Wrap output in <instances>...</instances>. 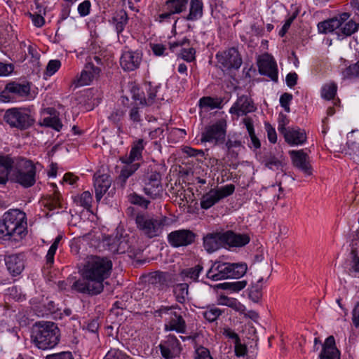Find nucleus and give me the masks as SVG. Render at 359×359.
Returning a JSON list of instances; mask_svg holds the SVG:
<instances>
[{
  "label": "nucleus",
  "mask_w": 359,
  "mask_h": 359,
  "mask_svg": "<svg viewBox=\"0 0 359 359\" xmlns=\"http://www.w3.org/2000/svg\"><path fill=\"white\" fill-rule=\"evenodd\" d=\"M120 161L124 164L120 172V177L126 180L132 176L140 168L139 163H134L133 161H124L123 158L120 157Z\"/></svg>",
  "instance_id": "obj_33"
},
{
  "label": "nucleus",
  "mask_w": 359,
  "mask_h": 359,
  "mask_svg": "<svg viewBox=\"0 0 359 359\" xmlns=\"http://www.w3.org/2000/svg\"><path fill=\"white\" fill-rule=\"evenodd\" d=\"M104 245L108 246V250L112 252L123 253L126 250V243L121 241L117 237H109L104 241Z\"/></svg>",
  "instance_id": "obj_35"
},
{
  "label": "nucleus",
  "mask_w": 359,
  "mask_h": 359,
  "mask_svg": "<svg viewBox=\"0 0 359 359\" xmlns=\"http://www.w3.org/2000/svg\"><path fill=\"white\" fill-rule=\"evenodd\" d=\"M196 235L189 229L172 231L168 236L169 243L175 248L187 246L194 242Z\"/></svg>",
  "instance_id": "obj_14"
},
{
  "label": "nucleus",
  "mask_w": 359,
  "mask_h": 359,
  "mask_svg": "<svg viewBox=\"0 0 359 359\" xmlns=\"http://www.w3.org/2000/svg\"><path fill=\"white\" fill-rule=\"evenodd\" d=\"M61 236H57L53 244L50 245L49 250H48L47 255L46 256V266L48 269L50 268L54 263V256L58 248V244L61 240Z\"/></svg>",
  "instance_id": "obj_44"
},
{
  "label": "nucleus",
  "mask_w": 359,
  "mask_h": 359,
  "mask_svg": "<svg viewBox=\"0 0 359 359\" xmlns=\"http://www.w3.org/2000/svg\"><path fill=\"white\" fill-rule=\"evenodd\" d=\"M43 116L39 122L41 126L51 128L56 131H60L62 128V123L58 116L57 111L53 107L43 109L41 111Z\"/></svg>",
  "instance_id": "obj_16"
},
{
  "label": "nucleus",
  "mask_w": 359,
  "mask_h": 359,
  "mask_svg": "<svg viewBox=\"0 0 359 359\" xmlns=\"http://www.w3.org/2000/svg\"><path fill=\"white\" fill-rule=\"evenodd\" d=\"M203 4L202 0H191L189 4V13L186 17L187 20L195 21L203 15Z\"/></svg>",
  "instance_id": "obj_32"
},
{
  "label": "nucleus",
  "mask_w": 359,
  "mask_h": 359,
  "mask_svg": "<svg viewBox=\"0 0 359 359\" xmlns=\"http://www.w3.org/2000/svg\"><path fill=\"white\" fill-rule=\"evenodd\" d=\"M218 302L219 304L229 306L241 313L244 312L245 310V306L234 298H230L226 296L221 295Z\"/></svg>",
  "instance_id": "obj_37"
},
{
  "label": "nucleus",
  "mask_w": 359,
  "mask_h": 359,
  "mask_svg": "<svg viewBox=\"0 0 359 359\" xmlns=\"http://www.w3.org/2000/svg\"><path fill=\"white\" fill-rule=\"evenodd\" d=\"M222 313H223L222 310L212 306L207 307V309L203 312V316L209 322H214Z\"/></svg>",
  "instance_id": "obj_48"
},
{
  "label": "nucleus",
  "mask_w": 359,
  "mask_h": 359,
  "mask_svg": "<svg viewBox=\"0 0 359 359\" xmlns=\"http://www.w3.org/2000/svg\"><path fill=\"white\" fill-rule=\"evenodd\" d=\"M142 59L140 51L125 49L120 57V65L125 72H132L139 68Z\"/></svg>",
  "instance_id": "obj_13"
},
{
  "label": "nucleus",
  "mask_w": 359,
  "mask_h": 359,
  "mask_svg": "<svg viewBox=\"0 0 359 359\" xmlns=\"http://www.w3.org/2000/svg\"><path fill=\"white\" fill-rule=\"evenodd\" d=\"M4 121L11 128L25 130L35 123L34 113L28 107H13L6 111Z\"/></svg>",
  "instance_id": "obj_6"
},
{
  "label": "nucleus",
  "mask_w": 359,
  "mask_h": 359,
  "mask_svg": "<svg viewBox=\"0 0 359 359\" xmlns=\"http://www.w3.org/2000/svg\"><path fill=\"white\" fill-rule=\"evenodd\" d=\"M199 107L205 109L220 108L221 102L217 98L203 97L199 100Z\"/></svg>",
  "instance_id": "obj_42"
},
{
  "label": "nucleus",
  "mask_w": 359,
  "mask_h": 359,
  "mask_svg": "<svg viewBox=\"0 0 359 359\" xmlns=\"http://www.w3.org/2000/svg\"><path fill=\"white\" fill-rule=\"evenodd\" d=\"M202 270L203 266L198 264L193 268L183 269L180 272V276L184 281H188L189 280L191 281H196Z\"/></svg>",
  "instance_id": "obj_38"
},
{
  "label": "nucleus",
  "mask_w": 359,
  "mask_h": 359,
  "mask_svg": "<svg viewBox=\"0 0 359 359\" xmlns=\"http://www.w3.org/2000/svg\"><path fill=\"white\" fill-rule=\"evenodd\" d=\"M91 3L89 0H84L78 6V13L81 17H85L90 14Z\"/></svg>",
  "instance_id": "obj_56"
},
{
  "label": "nucleus",
  "mask_w": 359,
  "mask_h": 359,
  "mask_svg": "<svg viewBox=\"0 0 359 359\" xmlns=\"http://www.w3.org/2000/svg\"><path fill=\"white\" fill-rule=\"evenodd\" d=\"M227 123L224 118H221L215 123L205 127L201 134L202 142H209L213 144L222 143L226 134Z\"/></svg>",
  "instance_id": "obj_8"
},
{
  "label": "nucleus",
  "mask_w": 359,
  "mask_h": 359,
  "mask_svg": "<svg viewBox=\"0 0 359 359\" xmlns=\"http://www.w3.org/2000/svg\"><path fill=\"white\" fill-rule=\"evenodd\" d=\"M95 198L99 202L102 198L107 195L111 197L115 194L116 187L111 181H95L94 183Z\"/></svg>",
  "instance_id": "obj_25"
},
{
  "label": "nucleus",
  "mask_w": 359,
  "mask_h": 359,
  "mask_svg": "<svg viewBox=\"0 0 359 359\" xmlns=\"http://www.w3.org/2000/svg\"><path fill=\"white\" fill-rule=\"evenodd\" d=\"M128 16L126 11L120 9L116 11L109 20V24L115 29L118 36L121 34L125 29L128 22Z\"/></svg>",
  "instance_id": "obj_21"
},
{
  "label": "nucleus",
  "mask_w": 359,
  "mask_h": 359,
  "mask_svg": "<svg viewBox=\"0 0 359 359\" xmlns=\"http://www.w3.org/2000/svg\"><path fill=\"white\" fill-rule=\"evenodd\" d=\"M188 288L189 285L187 283H180L177 284L174 288V294L176 298V300L179 303H184L188 296Z\"/></svg>",
  "instance_id": "obj_43"
},
{
  "label": "nucleus",
  "mask_w": 359,
  "mask_h": 359,
  "mask_svg": "<svg viewBox=\"0 0 359 359\" xmlns=\"http://www.w3.org/2000/svg\"><path fill=\"white\" fill-rule=\"evenodd\" d=\"M349 15L344 13L339 18H333L321 22L318 25V29L320 33L327 34L334 32L342 26V20H346Z\"/></svg>",
  "instance_id": "obj_22"
},
{
  "label": "nucleus",
  "mask_w": 359,
  "mask_h": 359,
  "mask_svg": "<svg viewBox=\"0 0 359 359\" xmlns=\"http://www.w3.org/2000/svg\"><path fill=\"white\" fill-rule=\"evenodd\" d=\"M195 359H212V358L206 348L201 346L196 350Z\"/></svg>",
  "instance_id": "obj_60"
},
{
  "label": "nucleus",
  "mask_w": 359,
  "mask_h": 359,
  "mask_svg": "<svg viewBox=\"0 0 359 359\" xmlns=\"http://www.w3.org/2000/svg\"><path fill=\"white\" fill-rule=\"evenodd\" d=\"M145 144L142 139H139L133 142L131 149L128 156H121L124 161L135 162L142 158V151L144 149Z\"/></svg>",
  "instance_id": "obj_30"
},
{
  "label": "nucleus",
  "mask_w": 359,
  "mask_h": 359,
  "mask_svg": "<svg viewBox=\"0 0 359 359\" xmlns=\"http://www.w3.org/2000/svg\"><path fill=\"white\" fill-rule=\"evenodd\" d=\"M31 337L33 343L39 348L50 349L59 343L60 332L55 323L41 321L34 325Z\"/></svg>",
  "instance_id": "obj_3"
},
{
  "label": "nucleus",
  "mask_w": 359,
  "mask_h": 359,
  "mask_svg": "<svg viewBox=\"0 0 359 359\" xmlns=\"http://www.w3.org/2000/svg\"><path fill=\"white\" fill-rule=\"evenodd\" d=\"M348 273L351 276H355L359 273V256H353L351 263V267L348 269Z\"/></svg>",
  "instance_id": "obj_62"
},
{
  "label": "nucleus",
  "mask_w": 359,
  "mask_h": 359,
  "mask_svg": "<svg viewBox=\"0 0 359 359\" xmlns=\"http://www.w3.org/2000/svg\"><path fill=\"white\" fill-rule=\"evenodd\" d=\"M255 109L256 107L251 99L248 98L247 96L243 95L239 97L231 106L229 109V113L240 116L253 112Z\"/></svg>",
  "instance_id": "obj_17"
},
{
  "label": "nucleus",
  "mask_w": 359,
  "mask_h": 359,
  "mask_svg": "<svg viewBox=\"0 0 359 359\" xmlns=\"http://www.w3.org/2000/svg\"><path fill=\"white\" fill-rule=\"evenodd\" d=\"M168 280V274L161 271L151 272L148 276V281L150 284L162 287L165 285Z\"/></svg>",
  "instance_id": "obj_39"
},
{
  "label": "nucleus",
  "mask_w": 359,
  "mask_h": 359,
  "mask_svg": "<svg viewBox=\"0 0 359 359\" xmlns=\"http://www.w3.org/2000/svg\"><path fill=\"white\" fill-rule=\"evenodd\" d=\"M231 271L230 263L217 262L207 272V277L212 280L229 278Z\"/></svg>",
  "instance_id": "obj_19"
},
{
  "label": "nucleus",
  "mask_w": 359,
  "mask_h": 359,
  "mask_svg": "<svg viewBox=\"0 0 359 359\" xmlns=\"http://www.w3.org/2000/svg\"><path fill=\"white\" fill-rule=\"evenodd\" d=\"M166 330H175L179 333H184L186 331V323L182 316L176 311L170 312V320L165 325Z\"/></svg>",
  "instance_id": "obj_28"
},
{
  "label": "nucleus",
  "mask_w": 359,
  "mask_h": 359,
  "mask_svg": "<svg viewBox=\"0 0 359 359\" xmlns=\"http://www.w3.org/2000/svg\"><path fill=\"white\" fill-rule=\"evenodd\" d=\"M235 190V186L232 184H226L216 189H211L205 194L201 199L202 209L208 210L218 203L220 200L231 195Z\"/></svg>",
  "instance_id": "obj_11"
},
{
  "label": "nucleus",
  "mask_w": 359,
  "mask_h": 359,
  "mask_svg": "<svg viewBox=\"0 0 359 359\" xmlns=\"http://www.w3.org/2000/svg\"><path fill=\"white\" fill-rule=\"evenodd\" d=\"M61 67V62L59 60H51L46 67V74L50 76L53 75Z\"/></svg>",
  "instance_id": "obj_53"
},
{
  "label": "nucleus",
  "mask_w": 359,
  "mask_h": 359,
  "mask_svg": "<svg viewBox=\"0 0 359 359\" xmlns=\"http://www.w3.org/2000/svg\"><path fill=\"white\" fill-rule=\"evenodd\" d=\"M26 214L18 209L8 210L0 219L1 238L18 241L26 235Z\"/></svg>",
  "instance_id": "obj_2"
},
{
  "label": "nucleus",
  "mask_w": 359,
  "mask_h": 359,
  "mask_svg": "<svg viewBox=\"0 0 359 359\" xmlns=\"http://www.w3.org/2000/svg\"><path fill=\"white\" fill-rule=\"evenodd\" d=\"M190 40L187 37H183L181 39H178L176 41L170 42L169 47L171 51L174 52L175 50L180 47L182 49L185 47L189 46Z\"/></svg>",
  "instance_id": "obj_55"
},
{
  "label": "nucleus",
  "mask_w": 359,
  "mask_h": 359,
  "mask_svg": "<svg viewBox=\"0 0 359 359\" xmlns=\"http://www.w3.org/2000/svg\"><path fill=\"white\" fill-rule=\"evenodd\" d=\"M39 163L25 158L18 157L14 158L12 180H34Z\"/></svg>",
  "instance_id": "obj_9"
},
{
  "label": "nucleus",
  "mask_w": 359,
  "mask_h": 359,
  "mask_svg": "<svg viewBox=\"0 0 359 359\" xmlns=\"http://www.w3.org/2000/svg\"><path fill=\"white\" fill-rule=\"evenodd\" d=\"M231 276H229V278H239L242 277L247 271L248 266L245 263H236L231 264Z\"/></svg>",
  "instance_id": "obj_45"
},
{
  "label": "nucleus",
  "mask_w": 359,
  "mask_h": 359,
  "mask_svg": "<svg viewBox=\"0 0 359 359\" xmlns=\"http://www.w3.org/2000/svg\"><path fill=\"white\" fill-rule=\"evenodd\" d=\"M292 99V95L290 93H285L280 97V104L284 108L286 112H290V103Z\"/></svg>",
  "instance_id": "obj_58"
},
{
  "label": "nucleus",
  "mask_w": 359,
  "mask_h": 359,
  "mask_svg": "<svg viewBox=\"0 0 359 359\" xmlns=\"http://www.w3.org/2000/svg\"><path fill=\"white\" fill-rule=\"evenodd\" d=\"M36 9H38V12H29L27 15L32 20L33 25L36 27H41L45 24V19L43 15L41 14L42 8L39 6V4H36Z\"/></svg>",
  "instance_id": "obj_47"
},
{
  "label": "nucleus",
  "mask_w": 359,
  "mask_h": 359,
  "mask_svg": "<svg viewBox=\"0 0 359 359\" xmlns=\"http://www.w3.org/2000/svg\"><path fill=\"white\" fill-rule=\"evenodd\" d=\"M289 154L294 166L302 170L307 175H311L312 169L309 163V156L304 150H292Z\"/></svg>",
  "instance_id": "obj_18"
},
{
  "label": "nucleus",
  "mask_w": 359,
  "mask_h": 359,
  "mask_svg": "<svg viewBox=\"0 0 359 359\" xmlns=\"http://www.w3.org/2000/svg\"><path fill=\"white\" fill-rule=\"evenodd\" d=\"M74 201L80 206L89 210L91 208L93 197L88 191H83L81 195L75 196Z\"/></svg>",
  "instance_id": "obj_46"
},
{
  "label": "nucleus",
  "mask_w": 359,
  "mask_h": 359,
  "mask_svg": "<svg viewBox=\"0 0 359 359\" xmlns=\"http://www.w3.org/2000/svg\"><path fill=\"white\" fill-rule=\"evenodd\" d=\"M257 66L261 74L269 76L272 81L278 80L277 64L271 55L264 53L259 56Z\"/></svg>",
  "instance_id": "obj_12"
},
{
  "label": "nucleus",
  "mask_w": 359,
  "mask_h": 359,
  "mask_svg": "<svg viewBox=\"0 0 359 359\" xmlns=\"http://www.w3.org/2000/svg\"><path fill=\"white\" fill-rule=\"evenodd\" d=\"M217 66L224 72H231L240 69L243 59L238 50L234 47L218 51L215 55Z\"/></svg>",
  "instance_id": "obj_7"
},
{
  "label": "nucleus",
  "mask_w": 359,
  "mask_h": 359,
  "mask_svg": "<svg viewBox=\"0 0 359 359\" xmlns=\"http://www.w3.org/2000/svg\"><path fill=\"white\" fill-rule=\"evenodd\" d=\"M14 158L8 155H0V180H12Z\"/></svg>",
  "instance_id": "obj_27"
},
{
  "label": "nucleus",
  "mask_w": 359,
  "mask_h": 359,
  "mask_svg": "<svg viewBox=\"0 0 359 359\" xmlns=\"http://www.w3.org/2000/svg\"><path fill=\"white\" fill-rule=\"evenodd\" d=\"M128 200L132 204L137 205L144 208H147L150 203L149 201L146 200L144 198L135 193L130 194L128 196Z\"/></svg>",
  "instance_id": "obj_51"
},
{
  "label": "nucleus",
  "mask_w": 359,
  "mask_h": 359,
  "mask_svg": "<svg viewBox=\"0 0 359 359\" xmlns=\"http://www.w3.org/2000/svg\"><path fill=\"white\" fill-rule=\"evenodd\" d=\"M4 260L8 271L13 276L20 274L25 269L24 255L22 254L8 255Z\"/></svg>",
  "instance_id": "obj_20"
},
{
  "label": "nucleus",
  "mask_w": 359,
  "mask_h": 359,
  "mask_svg": "<svg viewBox=\"0 0 359 359\" xmlns=\"http://www.w3.org/2000/svg\"><path fill=\"white\" fill-rule=\"evenodd\" d=\"M159 348L162 356L165 359H172L180 355L181 352L180 344L173 335H169L163 341Z\"/></svg>",
  "instance_id": "obj_15"
},
{
  "label": "nucleus",
  "mask_w": 359,
  "mask_h": 359,
  "mask_svg": "<svg viewBox=\"0 0 359 359\" xmlns=\"http://www.w3.org/2000/svg\"><path fill=\"white\" fill-rule=\"evenodd\" d=\"M319 358L320 359H340V353L335 346L333 336H330L325 339Z\"/></svg>",
  "instance_id": "obj_23"
},
{
  "label": "nucleus",
  "mask_w": 359,
  "mask_h": 359,
  "mask_svg": "<svg viewBox=\"0 0 359 359\" xmlns=\"http://www.w3.org/2000/svg\"><path fill=\"white\" fill-rule=\"evenodd\" d=\"M342 75L348 79L359 77V61L346 67L342 72Z\"/></svg>",
  "instance_id": "obj_50"
},
{
  "label": "nucleus",
  "mask_w": 359,
  "mask_h": 359,
  "mask_svg": "<svg viewBox=\"0 0 359 359\" xmlns=\"http://www.w3.org/2000/svg\"><path fill=\"white\" fill-rule=\"evenodd\" d=\"M250 137L251 143L250 147L254 149H259L261 146L260 141L255 135L253 121L251 118L246 117L243 121Z\"/></svg>",
  "instance_id": "obj_36"
},
{
  "label": "nucleus",
  "mask_w": 359,
  "mask_h": 359,
  "mask_svg": "<svg viewBox=\"0 0 359 359\" xmlns=\"http://www.w3.org/2000/svg\"><path fill=\"white\" fill-rule=\"evenodd\" d=\"M337 86L334 82L324 84L321 88V97L327 100H333L337 95Z\"/></svg>",
  "instance_id": "obj_41"
},
{
  "label": "nucleus",
  "mask_w": 359,
  "mask_h": 359,
  "mask_svg": "<svg viewBox=\"0 0 359 359\" xmlns=\"http://www.w3.org/2000/svg\"><path fill=\"white\" fill-rule=\"evenodd\" d=\"M265 129L270 142L274 144L277 141V134L274 128L269 123H265Z\"/></svg>",
  "instance_id": "obj_64"
},
{
  "label": "nucleus",
  "mask_w": 359,
  "mask_h": 359,
  "mask_svg": "<svg viewBox=\"0 0 359 359\" xmlns=\"http://www.w3.org/2000/svg\"><path fill=\"white\" fill-rule=\"evenodd\" d=\"M133 208H128L127 213L135 220L137 229L148 238L159 236L165 226L168 224L166 217H154L147 212H140L133 214Z\"/></svg>",
  "instance_id": "obj_4"
},
{
  "label": "nucleus",
  "mask_w": 359,
  "mask_h": 359,
  "mask_svg": "<svg viewBox=\"0 0 359 359\" xmlns=\"http://www.w3.org/2000/svg\"><path fill=\"white\" fill-rule=\"evenodd\" d=\"M278 122V130L281 134L284 135L288 130V128H286V126L289 123V118L287 116L283 113H280Z\"/></svg>",
  "instance_id": "obj_54"
},
{
  "label": "nucleus",
  "mask_w": 359,
  "mask_h": 359,
  "mask_svg": "<svg viewBox=\"0 0 359 359\" xmlns=\"http://www.w3.org/2000/svg\"><path fill=\"white\" fill-rule=\"evenodd\" d=\"M180 57L187 62H192L195 60L196 50L194 48H183L180 51Z\"/></svg>",
  "instance_id": "obj_52"
},
{
  "label": "nucleus",
  "mask_w": 359,
  "mask_h": 359,
  "mask_svg": "<svg viewBox=\"0 0 359 359\" xmlns=\"http://www.w3.org/2000/svg\"><path fill=\"white\" fill-rule=\"evenodd\" d=\"M101 74L100 67L95 65L91 57H88L86 63L81 73L74 79L72 84L75 88H79L90 85L94 81H97Z\"/></svg>",
  "instance_id": "obj_10"
},
{
  "label": "nucleus",
  "mask_w": 359,
  "mask_h": 359,
  "mask_svg": "<svg viewBox=\"0 0 359 359\" xmlns=\"http://www.w3.org/2000/svg\"><path fill=\"white\" fill-rule=\"evenodd\" d=\"M112 262L107 257H87L80 269L81 278L74 281L72 289L82 294L97 295L104 290V281L111 272Z\"/></svg>",
  "instance_id": "obj_1"
},
{
  "label": "nucleus",
  "mask_w": 359,
  "mask_h": 359,
  "mask_svg": "<svg viewBox=\"0 0 359 359\" xmlns=\"http://www.w3.org/2000/svg\"><path fill=\"white\" fill-rule=\"evenodd\" d=\"M189 0H167L165 3V10L171 13L180 14L187 9Z\"/></svg>",
  "instance_id": "obj_34"
},
{
  "label": "nucleus",
  "mask_w": 359,
  "mask_h": 359,
  "mask_svg": "<svg viewBox=\"0 0 359 359\" xmlns=\"http://www.w3.org/2000/svg\"><path fill=\"white\" fill-rule=\"evenodd\" d=\"M124 116V111L121 109H116L111 112L109 116V119L114 124H118L121 122Z\"/></svg>",
  "instance_id": "obj_61"
},
{
  "label": "nucleus",
  "mask_w": 359,
  "mask_h": 359,
  "mask_svg": "<svg viewBox=\"0 0 359 359\" xmlns=\"http://www.w3.org/2000/svg\"><path fill=\"white\" fill-rule=\"evenodd\" d=\"M250 238L246 234H237L232 231L209 233L203 238V246L208 252H213L220 248L242 247L248 244Z\"/></svg>",
  "instance_id": "obj_5"
},
{
  "label": "nucleus",
  "mask_w": 359,
  "mask_h": 359,
  "mask_svg": "<svg viewBox=\"0 0 359 359\" xmlns=\"http://www.w3.org/2000/svg\"><path fill=\"white\" fill-rule=\"evenodd\" d=\"M143 190L147 196L151 198H157L162 196L163 187L161 181H145Z\"/></svg>",
  "instance_id": "obj_29"
},
{
  "label": "nucleus",
  "mask_w": 359,
  "mask_h": 359,
  "mask_svg": "<svg viewBox=\"0 0 359 359\" xmlns=\"http://www.w3.org/2000/svg\"><path fill=\"white\" fill-rule=\"evenodd\" d=\"M268 192L272 195L273 198L279 199L280 198V193L283 191L281 183L276 182L275 184L266 188Z\"/></svg>",
  "instance_id": "obj_57"
},
{
  "label": "nucleus",
  "mask_w": 359,
  "mask_h": 359,
  "mask_svg": "<svg viewBox=\"0 0 359 359\" xmlns=\"http://www.w3.org/2000/svg\"><path fill=\"white\" fill-rule=\"evenodd\" d=\"M264 277H261L259 278V280L257 281V283L252 285V287L250 289L249 291V297L250 299L255 302L257 303L259 302V300L262 297V283L264 282Z\"/></svg>",
  "instance_id": "obj_40"
},
{
  "label": "nucleus",
  "mask_w": 359,
  "mask_h": 359,
  "mask_svg": "<svg viewBox=\"0 0 359 359\" xmlns=\"http://www.w3.org/2000/svg\"><path fill=\"white\" fill-rule=\"evenodd\" d=\"M283 135L285 141L290 145H300L306 140L305 131L299 128H289Z\"/></svg>",
  "instance_id": "obj_26"
},
{
  "label": "nucleus",
  "mask_w": 359,
  "mask_h": 359,
  "mask_svg": "<svg viewBox=\"0 0 359 359\" xmlns=\"http://www.w3.org/2000/svg\"><path fill=\"white\" fill-rule=\"evenodd\" d=\"M46 359H74L70 351H62L60 353L48 355Z\"/></svg>",
  "instance_id": "obj_63"
},
{
  "label": "nucleus",
  "mask_w": 359,
  "mask_h": 359,
  "mask_svg": "<svg viewBox=\"0 0 359 359\" xmlns=\"http://www.w3.org/2000/svg\"><path fill=\"white\" fill-rule=\"evenodd\" d=\"M104 359H128V356L117 349H111L108 351Z\"/></svg>",
  "instance_id": "obj_59"
},
{
  "label": "nucleus",
  "mask_w": 359,
  "mask_h": 359,
  "mask_svg": "<svg viewBox=\"0 0 359 359\" xmlns=\"http://www.w3.org/2000/svg\"><path fill=\"white\" fill-rule=\"evenodd\" d=\"M339 28L345 36H351L358 30V25L353 20L346 22V20H342V26Z\"/></svg>",
  "instance_id": "obj_49"
},
{
  "label": "nucleus",
  "mask_w": 359,
  "mask_h": 359,
  "mask_svg": "<svg viewBox=\"0 0 359 359\" xmlns=\"http://www.w3.org/2000/svg\"><path fill=\"white\" fill-rule=\"evenodd\" d=\"M5 91L22 97L25 100H31L30 86L27 83L17 82L8 83L5 87Z\"/></svg>",
  "instance_id": "obj_24"
},
{
  "label": "nucleus",
  "mask_w": 359,
  "mask_h": 359,
  "mask_svg": "<svg viewBox=\"0 0 359 359\" xmlns=\"http://www.w3.org/2000/svg\"><path fill=\"white\" fill-rule=\"evenodd\" d=\"M225 146L227 149V156L231 158H236L239 151L243 147L241 141L236 135L229 137Z\"/></svg>",
  "instance_id": "obj_31"
}]
</instances>
